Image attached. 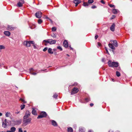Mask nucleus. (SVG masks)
Instances as JSON below:
<instances>
[{
    "mask_svg": "<svg viewBox=\"0 0 132 132\" xmlns=\"http://www.w3.org/2000/svg\"><path fill=\"white\" fill-rule=\"evenodd\" d=\"M108 64L109 67H117L118 65V64L117 62H112L110 61H108Z\"/></svg>",
    "mask_w": 132,
    "mask_h": 132,
    "instance_id": "f257e3e1",
    "label": "nucleus"
},
{
    "mask_svg": "<svg viewBox=\"0 0 132 132\" xmlns=\"http://www.w3.org/2000/svg\"><path fill=\"white\" fill-rule=\"evenodd\" d=\"M56 41L55 40H53L52 39H49L47 40H44L43 41V42H45V45H46V43H49L51 45L54 44L55 43Z\"/></svg>",
    "mask_w": 132,
    "mask_h": 132,
    "instance_id": "f03ea898",
    "label": "nucleus"
},
{
    "mask_svg": "<svg viewBox=\"0 0 132 132\" xmlns=\"http://www.w3.org/2000/svg\"><path fill=\"white\" fill-rule=\"evenodd\" d=\"M32 119L31 118L27 119H24L23 118V124L24 125H26L29 123L31 121Z\"/></svg>",
    "mask_w": 132,
    "mask_h": 132,
    "instance_id": "7ed1b4c3",
    "label": "nucleus"
},
{
    "mask_svg": "<svg viewBox=\"0 0 132 132\" xmlns=\"http://www.w3.org/2000/svg\"><path fill=\"white\" fill-rule=\"evenodd\" d=\"M31 44H34V42L33 41H25L23 43V45L26 47H30Z\"/></svg>",
    "mask_w": 132,
    "mask_h": 132,
    "instance_id": "20e7f679",
    "label": "nucleus"
},
{
    "mask_svg": "<svg viewBox=\"0 0 132 132\" xmlns=\"http://www.w3.org/2000/svg\"><path fill=\"white\" fill-rule=\"evenodd\" d=\"M47 116L46 113L45 112L43 111L41 112L37 117V119H40L43 117H45Z\"/></svg>",
    "mask_w": 132,
    "mask_h": 132,
    "instance_id": "39448f33",
    "label": "nucleus"
},
{
    "mask_svg": "<svg viewBox=\"0 0 132 132\" xmlns=\"http://www.w3.org/2000/svg\"><path fill=\"white\" fill-rule=\"evenodd\" d=\"M31 113L28 111H26L25 115L23 118L24 119H27L30 115Z\"/></svg>",
    "mask_w": 132,
    "mask_h": 132,
    "instance_id": "423d86ee",
    "label": "nucleus"
},
{
    "mask_svg": "<svg viewBox=\"0 0 132 132\" xmlns=\"http://www.w3.org/2000/svg\"><path fill=\"white\" fill-rule=\"evenodd\" d=\"M29 70L30 71V73L31 74H32V75H36L37 74V73L40 72V71H39L37 73H36V72H32L33 71H37L36 70H34V69L33 68H31L30 69H29Z\"/></svg>",
    "mask_w": 132,
    "mask_h": 132,
    "instance_id": "0eeeda50",
    "label": "nucleus"
},
{
    "mask_svg": "<svg viewBox=\"0 0 132 132\" xmlns=\"http://www.w3.org/2000/svg\"><path fill=\"white\" fill-rule=\"evenodd\" d=\"M42 13L40 11H38L35 14V15L36 17L38 18H40L42 16Z\"/></svg>",
    "mask_w": 132,
    "mask_h": 132,
    "instance_id": "6e6552de",
    "label": "nucleus"
},
{
    "mask_svg": "<svg viewBox=\"0 0 132 132\" xmlns=\"http://www.w3.org/2000/svg\"><path fill=\"white\" fill-rule=\"evenodd\" d=\"M78 88H75L72 90L71 94H76L78 91Z\"/></svg>",
    "mask_w": 132,
    "mask_h": 132,
    "instance_id": "1a4fd4ad",
    "label": "nucleus"
},
{
    "mask_svg": "<svg viewBox=\"0 0 132 132\" xmlns=\"http://www.w3.org/2000/svg\"><path fill=\"white\" fill-rule=\"evenodd\" d=\"M81 2V1L80 0H73V2L76 4L75 6L76 7Z\"/></svg>",
    "mask_w": 132,
    "mask_h": 132,
    "instance_id": "9d476101",
    "label": "nucleus"
},
{
    "mask_svg": "<svg viewBox=\"0 0 132 132\" xmlns=\"http://www.w3.org/2000/svg\"><path fill=\"white\" fill-rule=\"evenodd\" d=\"M63 46L66 48H67L68 47V43L67 41L66 40H65L63 42Z\"/></svg>",
    "mask_w": 132,
    "mask_h": 132,
    "instance_id": "9b49d317",
    "label": "nucleus"
},
{
    "mask_svg": "<svg viewBox=\"0 0 132 132\" xmlns=\"http://www.w3.org/2000/svg\"><path fill=\"white\" fill-rule=\"evenodd\" d=\"M10 130H7L6 132H14L16 130V128L14 127H12L11 128Z\"/></svg>",
    "mask_w": 132,
    "mask_h": 132,
    "instance_id": "f8f14e48",
    "label": "nucleus"
},
{
    "mask_svg": "<svg viewBox=\"0 0 132 132\" xmlns=\"http://www.w3.org/2000/svg\"><path fill=\"white\" fill-rule=\"evenodd\" d=\"M52 124V125L54 126H56L57 125L56 122L54 120H51Z\"/></svg>",
    "mask_w": 132,
    "mask_h": 132,
    "instance_id": "ddd939ff",
    "label": "nucleus"
},
{
    "mask_svg": "<svg viewBox=\"0 0 132 132\" xmlns=\"http://www.w3.org/2000/svg\"><path fill=\"white\" fill-rule=\"evenodd\" d=\"M112 41L113 42V45L115 46L116 47H117L118 45L117 41L116 40H112L111 41V42H112Z\"/></svg>",
    "mask_w": 132,
    "mask_h": 132,
    "instance_id": "4468645a",
    "label": "nucleus"
},
{
    "mask_svg": "<svg viewBox=\"0 0 132 132\" xmlns=\"http://www.w3.org/2000/svg\"><path fill=\"white\" fill-rule=\"evenodd\" d=\"M85 129L82 127H79V131L81 132H84L85 131Z\"/></svg>",
    "mask_w": 132,
    "mask_h": 132,
    "instance_id": "2eb2a0df",
    "label": "nucleus"
},
{
    "mask_svg": "<svg viewBox=\"0 0 132 132\" xmlns=\"http://www.w3.org/2000/svg\"><path fill=\"white\" fill-rule=\"evenodd\" d=\"M115 25L114 23L110 27V30L112 31H114V27Z\"/></svg>",
    "mask_w": 132,
    "mask_h": 132,
    "instance_id": "dca6fc26",
    "label": "nucleus"
},
{
    "mask_svg": "<svg viewBox=\"0 0 132 132\" xmlns=\"http://www.w3.org/2000/svg\"><path fill=\"white\" fill-rule=\"evenodd\" d=\"M4 34L6 36H9L11 34L10 32L8 31H5L4 32Z\"/></svg>",
    "mask_w": 132,
    "mask_h": 132,
    "instance_id": "f3484780",
    "label": "nucleus"
},
{
    "mask_svg": "<svg viewBox=\"0 0 132 132\" xmlns=\"http://www.w3.org/2000/svg\"><path fill=\"white\" fill-rule=\"evenodd\" d=\"M109 47L113 50L115 49V47L111 44H109Z\"/></svg>",
    "mask_w": 132,
    "mask_h": 132,
    "instance_id": "a211bd4d",
    "label": "nucleus"
},
{
    "mask_svg": "<svg viewBox=\"0 0 132 132\" xmlns=\"http://www.w3.org/2000/svg\"><path fill=\"white\" fill-rule=\"evenodd\" d=\"M7 29L9 30H12L14 29V28L12 27L11 26H8L7 27Z\"/></svg>",
    "mask_w": 132,
    "mask_h": 132,
    "instance_id": "6ab92c4d",
    "label": "nucleus"
},
{
    "mask_svg": "<svg viewBox=\"0 0 132 132\" xmlns=\"http://www.w3.org/2000/svg\"><path fill=\"white\" fill-rule=\"evenodd\" d=\"M48 52L50 54H53V52L52 51V48H49L48 49Z\"/></svg>",
    "mask_w": 132,
    "mask_h": 132,
    "instance_id": "aec40b11",
    "label": "nucleus"
},
{
    "mask_svg": "<svg viewBox=\"0 0 132 132\" xmlns=\"http://www.w3.org/2000/svg\"><path fill=\"white\" fill-rule=\"evenodd\" d=\"M67 131L68 132H73V130L71 127H70L68 128Z\"/></svg>",
    "mask_w": 132,
    "mask_h": 132,
    "instance_id": "412c9836",
    "label": "nucleus"
},
{
    "mask_svg": "<svg viewBox=\"0 0 132 132\" xmlns=\"http://www.w3.org/2000/svg\"><path fill=\"white\" fill-rule=\"evenodd\" d=\"M24 3H22L20 2H19L17 4V5L19 7H21L22 6L23 4Z\"/></svg>",
    "mask_w": 132,
    "mask_h": 132,
    "instance_id": "4be33fe9",
    "label": "nucleus"
},
{
    "mask_svg": "<svg viewBox=\"0 0 132 132\" xmlns=\"http://www.w3.org/2000/svg\"><path fill=\"white\" fill-rule=\"evenodd\" d=\"M15 124L16 125H19L21 123V121L20 120H17L16 121H15Z\"/></svg>",
    "mask_w": 132,
    "mask_h": 132,
    "instance_id": "5701e85b",
    "label": "nucleus"
},
{
    "mask_svg": "<svg viewBox=\"0 0 132 132\" xmlns=\"http://www.w3.org/2000/svg\"><path fill=\"white\" fill-rule=\"evenodd\" d=\"M32 114L34 115H37V113L36 112V111L34 109H33L32 112Z\"/></svg>",
    "mask_w": 132,
    "mask_h": 132,
    "instance_id": "b1692460",
    "label": "nucleus"
},
{
    "mask_svg": "<svg viewBox=\"0 0 132 132\" xmlns=\"http://www.w3.org/2000/svg\"><path fill=\"white\" fill-rule=\"evenodd\" d=\"M112 12L114 14H116L117 13V10L116 9H114L112 10Z\"/></svg>",
    "mask_w": 132,
    "mask_h": 132,
    "instance_id": "393cba45",
    "label": "nucleus"
},
{
    "mask_svg": "<svg viewBox=\"0 0 132 132\" xmlns=\"http://www.w3.org/2000/svg\"><path fill=\"white\" fill-rule=\"evenodd\" d=\"M7 125L4 122H3L2 126L4 128H6L7 127Z\"/></svg>",
    "mask_w": 132,
    "mask_h": 132,
    "instance_id": "a878e982",
    "label": "nucleus"
},
{
    "mask_svg": "<svg viewBox=\"0 0 132 132\" xmlns=\"http://www.w3.org/2000/svg\"><path fill=\"white\" fill-rule=\"evenodd\" d=\"M11 114L9 112H7L6 113L5 116L7 117H8Z\"/></svg>",
    "mask_w": 132,
    "mask_h": 132,
    "instance_id": "bb28decb",
    "label": "nucleus"
},
{
    "mask_svg": "<svg viewBox=\"0 0 132 132\" xmlns=\"http://www.w3.org/2000/svg\"><path fill=\"white\" fill-rule=\"evenodd\" d=\"M116 73V75L117 77H119L120 76V73L118 71H117Z\"/></svg>",
    "mask_w": 132,
    "mask_h": 132,
    "instance_id": "cd10ccee",
    "label": "nucleus"
},
{
    "mask_svg": "<svg viewBox=\"0 0 132 132\" xmlns=\"http://www.w3.org/2000/svg\"><path fill=\"white\" fill-rule=\"evenodd\" d=\"M94 2V1L93 0H88V3L89 4H91L93 3Z\"/></svg>",
    "mask_w": 132,
    "mask_h": 132,
    "instance_id": "c85d7f7f",
    "label": "nucleus"
},
{
    "mask_svg": "<svg viewBox=\"0 0 132 132\" xmlns=\"http://www.w3.org/2000/svg\"><path fill=\"white\" fill-rule=\"evenodd\" d=\"M57 49L59 50L60 51H62V48L60 46H57Z\"/></svg>",
    "mask_w": 132,
    "mask_h": 132,
    "instance_id": "c756f323",
    "label": "nucleus"
},
{
    "mask_svg": "<svg viewBox=\"0 0 132 132\" xmlns=\"http://www.w3.org/2000/svg\"><path fill=\"white\" fill-rule=\"evenodd\" d=\"M83 5L85 6H88V4L87 3L84 2Z\"/></svg>",
    "mask_w": 132,
    "mask_h": 132,
    "instance_id": "7c9ffc66",
    "label": "nucleus"
},
{
    "mask_svg": "<svg viewBox=\"0 0 132 132\" xmlns=\"http://www.w3.org/2000/svg\"><path fill=\"white\" fill-rule=\"evenodd\" d=\"M56 28L55 27H54L52 28V31H55L56 30Z\"/></svg>",
    "mask_w": 132,
    "mask_h": 132,
    "instance_id": "2f4dec72",
    "label": "nucleus"
},
{
    "mask_svg": "<svg viewBox=\"0 0 132 132\" xmlns=\"http://www.w3.org/2000/svg\"><path fill=\"white\" fill-rule=\"evenodd\" d=\"M5 48V47L4 46L2 45H0V50L4 49Z\"/></svg>",
    "mask_w": 132,
    "mask_h": 132,
    "instance_id": "473e14b6",
    "label": "nucleus"
},
{
    "mask_svg": "<svg viewBox=\"0 0 132 132\" xmlns=\"http://www.w3.org/2000/svg\"><path fill=\"white\" fill-rule=\"evenodd\" d=\"M25 105L24 104L21 105V110H23L25 107Z\"/></svg>",
    "mask_w": 132,
    "mask_h": 132,
    "instance_id": "72a5a7b5",
    "label": "nucleus"
},
{
    "mask_svg": "<svg viewBox=\"0 0 132 132\" xmlns=\"http://www.w3.org/2000/svg\"><path fill=\"white\" fill-rule=\"evenodd\" d=\"M42 20L41 19H39L38 20V23L39 24H40L42 22Z\"/></svg>",
    "mask_w": 132,
    "mask_h": 132,
    "instance_id": "f704fd0d",
    "label": "nucleus"
},
{
    "mask_svg": "<svg viewBox=\"0 0 132 132\" xmlns=\"http://www.w3.org/2000/svg\"><path fill=\"white\" fill-rule=\"evenodd\" d=\"M57 96V95L56 94H54L53 95V97L55 98H56Z\"/></svg>",
    "mask_w": 132,
    "mask_h": 132,
    "instance_id": "c9c22d12",
    "label": "nucleus"
},
{
    "mask_svg": "<svg viewBox=\"0 0 132 132\" xmlns=\"http://www.w3.org/2000/svg\"><path fill=\"white\" fill-rule=\"evenodd\" d=\"M111 7H113V8H115V6L112 4H110L109 5Z\"/></svg>",
    "mask_w": 132,
    "mask_h": 132,
    "instance_id": "e433bc0d",
    "label": "nucleus"
},
{
    "mask_svg": "<svg viewBox=\"0 0 132 132\" xmlns=\"http://www.w3.org/2000/svg\"><path fill=\"white\" fill-rule=\"evenodd\" d=\"M48 49L47 47H45L43 50V51L44 52H45L46 50H47Z\"/></svg>",
    "mask_w": 132,
    "mask_h": 132,
    "instance_id": "4c0bfd02",
    "label": "nucleus"
},
{
    "mask_svg": "<svg viewBox=\"0 0 132 132\" xmlns=\"http://www.w3.org/2000/svg\"><path fill=\"white\" fill-rule=\"evenodd\" d=\"M115 16L114 15H113L112 16V17H111L110 18L111 20H112L115 18Z\"/></svg>",
    "mask_w": 132,
    "mask_h": 132,
    "instance_id": "58836bf2",
    "label": "nucleus"
},
{
    "mask_svg": "<svg viewBox=\"0 0 132 132\" xmlns=\"http://www.w3.org/2000/svg\"><path fill=\"white\" fill-rule=\"evenodd\" d=\"M35 26L34 25H33L32 27L31 26V27H30V28L31 29H33L35 28Z\"/></svg>",
    "mask_w": 132,
    "mask_h": 132,
    "instance_id": "ea45409f",
    "label": "nucleus"
},
{
    "mask_svg": "<svg viewBox=\"0 0 132 132\" xmlns=\"http://www.w3.org/2000/svg\"><path fill=\"white\" fill-rule=\"evenodd\" d=\"M105 50H106V53L109 54V52H108V50L107 48L106 47H105Z\"/></svg>",
    "mask_w": 132,
    "mask_h": 132,
    "instance_id": "a19ab883",
    "label": "nucleus"
},
{
    "mask_svg": "<svg viewBox=\"0 0 132 132\" xmlns=\"http://www.w3.org/2000/svg\"><path fill=\"white\" fill-rule=\"evenodd\" d=\"M19 132H23L21 128L19 129Z\"/></svg>",
    "mask_w": 132,
    "mask_h": 132,
    "instance_id": "79ce46f5",
    "label": "nucleus"
},
{
    "mask_svg": "<svg viewBox=\"0 0 132 132\" xmlns=\"http://www.w3.org/2000/svg\"><path fill=\"white\" fill-rule=\"evenodd\" d=\"M91 8L92 9H94L96 8V6L95 5H93L92 6Z\"/></svg>",
    "mask_w": 132,
    "mask_h": 132,
    "instance_id": "37998d69",
    "label": "nucleus"
},
{
    "mask_svg": "<svg viewBox=\"0 0 132 132\" xmlns=\"http://www.w3.org/2000/svg\"><path fill=\"white\" fill-rule=\"evenodd\" d=\"M20 1L19 2H21L22 3H23L24 4V0H20Z\"/></svg>",
    "mask_w": 132,
    "mask_h": 132,
    "instance_id": "c03bdc74",
    "label": "nucleus"
},
{
    "mask_svg": "<svg viewBox=\"0 0 132 132\" xmlns=\"http://www.w3.org/2000/svg\"><path fill=\"white\" fill-rule=\"evenodd\" d=\"M101 2L103 4H105V3L103 0H102L101 1Z\"/></svg>",
    "mask_w": 132,
    "mask_h": 132,
    "instance_id": "a18cd8bd",
    "label": "nucleus"
},
{
    "mask_svg": "<svg viewBox=\"0 0 132 132\" xmlns=\"http://www.w3.org/2000/svg\"><path fill=\"white\" fill-rule=\"evenodd\" d=\"M102 62H105V59L104 58H103L102 59Z\"/></svg>",
    "mask_w": 132,
    "mask_h": 132,
    "instance_id": "49530a36",
    "label": "nucleus"
},
{
    "mask_svg": "<svg viewBox=\"0 0 132 132\" xmlns=\"http://www.w3.org/2000/svg\"><path fill=\"white\" fill-rule=\"evenodd\" d=\"M98 37V36L97 35H96L95 36V39H96Z\"/></svg>",
    "mask_w": 132,
    "mask_h": 132,
    "instance_id": "de8ad7c7",
    "label": "nucleus"
},
{
    "mask_svg": "<svg viewBox=\"0 0 132 132\" xmlns=\"http://www.w3.org/2000/svg\"><path fill=\"white\" fill-rule=\"evenodd\" d=\"M98 46H100L101 45V43H99V42H98Z\"/></svg>",
    "mask_w": 132,
    "mask_h": 132,
    "instance_id": "09e8293b",
    "label": "nucleus"
},
{
    "mask_svg": "<svg viewBox=\"0 0 132 132\" xmlns=\"http://www.w3.org/2000/svg\"><path fill=\"white\" fill-rule=\"evenodd\" d=\"M93 105H94V104L92 103H90V105L91 106H93Z\"/></svg>",
    "mask_w": 132,
    "mask_h": 132,
    "instance_id": "8fccbe9b",
    "label": "nucleus"
},
{
    "mask_svg": "<svg viewBox=\"0 0 132 132\" xmlns=\"http://www.w3.org/2000/svg\"><path fill=\"white\" fill-rule=\"evenodd\" d=\"M33 46L35 48H36V46L34 44H33Z\"/></svg>",
    "mask_w": 132,
    "mask_h": 132,
    "instance_id": "3c124183",
    "label": "nucleus"
},
{
    "mask_svg": "<svg viewBox=\"0 0 132 132\" xmlns=\"http://www.w3.org/2000/svg\"><path fill=\"white\" fill-rule=\"evenodd\" d=\"M4 122H7V120L6 119H5L4 120Z\"/></svg>",
    "mask_w": 132,
    "mask_h": 132,
    "instance_id": "603ef678",
    "label": "nucleus"
},
{
    "mask_svg": "<svg viewBox=\"0 0 132 132\" xmlns=\"http://www.w3.org/2000/svg\"><path fill=\"white\" fill-rule=\"evenodd\" d=\"M20 100H21L22 102H23L24 103H25L23 99L21 98L20 99Z\"/></svg>",
    "mask_w": 132,
    "mask_h": 132,
    "instance_id": "864d4df0",
    "label": "nucleus"
},
{
    "mask_svg": "<svg viewBox=\"0 0 132 132\" xmlns=\"http://www.w3.org/2000/svg\"><path fill=\"white\" fill-rule=\"evenodd\" d=\"M85 100H86L87 101H88V98H86Z\"/></svg>",
    "mask_w": 132,
    "mask_h": 132,
    "instance_id": "5fc2aeb1",
    "label": "nucleus"
},
{
    "mask_svg": "<svg viewBox=\"0 0 132 132\" xmlns=\"http://www.w3.org/2000/svg\"><path fill=\"white\" fill-rule=\"evenodd\" d=\"M20 112L19 111L16 112H15V113L17 114H18Z\"/></svg>",
    "mask_w": 132,
    "mask_h": 132,
    "instance_id": "6e6d98bb",
    "label": "nucleus"
},
{
    "mask_svg": "<svg viewBox=\"0 0 132 132\" xmlns=\"http://www.w3.org/2000/svg\"><path fill=\"white\" fill-rule=\"evenodd\" d=\"M88 132H93V131H92L91 130H90L88 131Z\"/></svg>",
    "mask_w": 132,
    "mask_h": 132,
    "instance_id": "4d7b16f0",
    "label": "nucleus"
},
{
    "mask_svg": "<svg viewBox=\"0 0 132 132\" xmlns=\"http://www.w3.org/2000/svg\"><path fill=\"white\" fill-rule=\"evenodd\" d=\"M109 132H113V131L112 130H110L109 131Z\"/></svg>",
    "mask_w": 132,
    "mask_h": 132,
    "instance_id": "13d9d810",
    "label": "nucleus"
},
{
    "mask_svg": "<svg viewBox=\"0 0 132 132\" xmlns=\"http://www.w3.org/2000/svg\"><path fill=\"white\" fill-rule=\"evenodd\" d=\"M2 113L1 112H0V116H2Z\"/></svg>",
    "mask_w": 132,
    "mask_h": 132,
    "instance_id": "bf43d9fd",
    "label": "nucleus"
},
{
    "mask_svg": "<svg viewBox=\"0 0 132 132\" xmlns=\"http://www.w3.org/2000/svg\"><path fill=\"white\" fill-rule=\"evenodd\" d=\"M52 36V37H56V36L55 35H54L53 36Z\"/></svg>",
    "mask_w": 132,
    "mask_h": 132,
    "instance_id": "052dcab7",
    "label": "nucleus"
},
{
    "mask_svg": "<svg viewBox=\"0 0 132 132\" xmlns=\"http://www.w3.org/2000/svg\"><path fill=\"white\" fill-rule=\"evenodd\" d=\"M69 47H70V48H71V50L72 49V48L71 47V46H69Z\"/></svg>",
    "mask_w": 132,
    "mask_h": 132,
    "instance_id": "680f3d73",
    "label": "nucleus"
},
{
    "mask_svg": "<svg viewBox=\"0 0 132 132\" xmlns=\"http://www.w3.org/2000/svg\"><path fill=\"white\" fill-rule=\"evenodd\" d=\"M67 56H69V54H67Z\"/></svg>",
    "mask_w": 132,
    "mask_h": 132,
    "instance_id": "e2e57ef3",
    "label": "nucleus"
},
{
    "mask_svg": "<svg viewBox=\"0 0 132 132\" xmlns=\"http://www.w3.org/2000/svg\"><path fill=\"white\" fill-rule=\"evenodd\" d=\"M5 123H6V124H7V123H8V122H6H6H5Z\"/></svg>",
    "mask_w": 132,
    "mask_h": 132,
    "instance_id": "0e129e2a",
    "label": "nucleus"
},
{
    "mask_svg": "<svg viewBox=\"0 0 132 132\" xmlns=\"http://www.w3.org/2000/svg\"><path fill=\"white\" fill-rule=\"evenodd\" d=\"M50 20L51 21V22H52V20L51 19H50Z\"/></svg>",
    "mask_w": 132,
    "mask_h": 132,
    "instance_id": "69168bd1",
    "label": "nucleus"
},
{
    "mask_svg": "<svg viewBox=\"0 0 132 132\" xmlns=\"http://www.w3.org/2000/svg\"><path fill=\"white\" fill-rule=\"evenodd\" d=\"M40 71H44V70H41Z\"/></svg>",
    "mask_w": 132,
    "mask_h": 132,
    "instance_id": "338daca9",
    "label": "nucleus"
},
{
    "mask_svg": "<svg viewBox=\"0 0 132 132\" xmlns=\"http://www.w3.org/2000/svg\"><path fill=\"white\" fill-rule=\"evenodd\" d=\"M3 132V131H1V132Z\"/></svg>",
    "mask_w": 132,
    "mask_h": 132,
    "instance_id": "774afa93",
    "label": "nucleus"
}]
</instances>
